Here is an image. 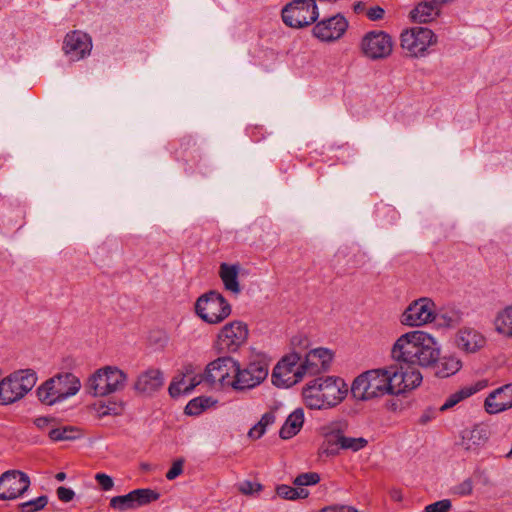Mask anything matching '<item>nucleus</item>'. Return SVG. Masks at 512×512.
I'll return each mask as SVG.
<instances>
[{"label": "nucleus", "instance_id": "1", "mask_svg": "<svg viewBox=\"0 0 512 512\" xmlns=\"http://www.w3.org/2000/svg\"><path fill=\"white\" fill-rule=\"evenodd\" d=\"M391 356L395 361L433 367L440 378L450 377L462 367V361L455 356L440 357V347L435 339L421 330L401 335L392 346Z\"/></svg>", "mask_w": 512, "mask_h": 512}, {"label": "nucleus", "instance_id": "2", "mask_svg": "<svg viewBox=\"0 0 512 512\" xmlns=\"http://www.w3.org/2000/svg\"><path fill=\"white\" fill-rule=\"evenodd\" d=\"M127 375L117 367L106 366L91 375L86 384L89 394L107 396L125 387Z\"/></svg>", "mask_w": 512, "mask_h": 512}, {"label": "nucleus", "instance_id": "3", "mask_svg": "<svg viewBox=\"0 0 512 512\" xmlns=\"http://www.w3.org/2000/svg\"><path fill=\"white\" fill-rule=\"evenodd\" d=\"M302 359V351H293L284 356L274 367L272 383L277 387H290L302 380L307 374L308 366Z\"/></svg>", "mask_w": 512, "mask_h": 512}, {"label": "nucleus", "instance_id": "4", "mask_svg": "<svg viewBox=\"0 0 512 512\" xmlns=\"http://www.w3.org/2000/svg\"><path fill=\"white\" fill-rule=\"evenodd\" d=\"M232 308L222 294L211 290L201 295L195 303L196 314L208 324H218L224 321Z\"/></svg>", "mask_w": 512, "mask_h": 512}, {"label": "nucleus", "instance_id": "5", "mask_svg": "<svg viewBox=\"0 0 512 512\" xmlns=\"http://www.w3.org/2000/svg\"><path fill=\"white\" fill-rule=\"evenodd\" d=\"M384 369L366 371L356 377L351 394L357 400H370L387 394Z\"/></svg>", "mask_w": 512, "mask_h": 512}, {"label": "nucleus", "instance_id": "6", "mask_svg": "<svg viewBox=\"0 0 512 512\" xmlns=\"http://www.w3.org/2000/svg\"><path fill=\"white\" fill-rule=\"evenodd\" d=\"M268 376V364L262 358H255L247 363L243 368L237 362V371L231 387L236 391L252 389L260 385Z\"/></svg>", "mask_w": 512, "mask_h": 512}, {"label": "nucleus", "instance_id": "7", "mask_svg": "<svg viewBox=\"0 0 512 512\" xmlns=\"http://www.w3.org/2000/svg\"><path fill=\"white\" fill-rule=\"evenodd\" d=\"M319 11L313 0H293L282 9L283 22L292 28H303L317 21Z\"/></svg>", "mask_w": 512, "mask_h": 512}, {"label": "nucleus", "instance_id": "8", "mask_svg": "<svg viewBox=\"0 0 512 512\" xmlns=\"http://www.w3.org/2000/svg\"><path fill=\"white\" fill-rule=\"evenodd\" d=\"M436 42L437 36L426 27H413L401 34V47L411 57H424L428 47Z\"/></svg>", "mask_w": 512, "mask_h": 512}, {"label": "nucleus", "instance_id": "9", "mask_svg": "<svg viewBox=\"0 0 512 512\" xmlns=\"http://www.w3.org/2000/svg\"><path fill=\"white\" fill-rule=\"evenodd\" d=\"M249 330L242 321L227 323L220 331L215 342L218 353L228 354L236 352L248 339Z\"/></svg>", "mask_w": 512, "mask_h": 512}, {"label": "nucleus", "instance_id": "10", "mask_svg": "<svg viewBox=\"0 0 512 512\" xmlns=\"http://www.w3.org/2000/svg\"><path fill=\"white\" fill-rule=\"evenodd\" d=\"M237 371V361L230 356H222L210 362L202 378L209 384L219 383L221 387H231V382Z\"/></svg>", "mask_w": 512, "mask_h": 512}, {"label": "nucleus", "instance_id": "11", "mask_svg": "<svg viewBox=\"0 0 512 512\" xmlns=\"http://www.w3.org/2000/svg\"><path fill=\"white\" fill-rule=\"evenodd\" d=\"M361 49L372 60L384 59L392 53L393 41L384 31H370L363 37Z\"/></svg>", "mask_w": 512, "mask_h": 512}, {"label": "nucleus", "instance_id": "12", "mask_svg": "<svg viewBox=\"0 0 512 512\" xmlns=\"http://www.w3.org/2000/svg\"><path fill=\"white\" fill-rule=\"evenodd\" d=\"M30 486L29 476L19 470H8L0 476V500L22 496Z\"/></svg>", "mask_w": 512, "mask_h": 512}, {"label": "nucleus", "instance_id": "13", "mask_svg": "<svg viewBox=\"0 0 512 512\" xmlns=\"http://www.w3.org/2000/svg\"><path fill=\"white\" fill-rule=\"evenodd\" d=\"M434 303L429 298L413 301L402 313L401 323L407 326H421L434 320Z\"/></svg>", "mask_w": 512, "mask_h": 512}, {"label": "nucleus", "instance_id": "14", "mask_svg": "<svg viewBox=\"0 0 512 512\" xmlns=\"http://www.w3.org/2000/svg\"><path fill=\"white\" fill-rule=\"evenodd\" d=\"M348 28V21L341 14L323 19L313 27V35L321 41L331 42L343 36Z\"/></svg>", "mask_w": 512, "mask_h": 512}, {"label": "nucleus", "instance_id": "15", "mask_svg": "<svg viewBox=\"0 0 512 512\" xmlns=\"http://www.w3.org/2000/svg\"><path fill=\"white\" fill-rule=\"evenodd\" d=\"M92 49L91 37L82 31H71L66 34L63 51L72 61H79L88 56Z\"/></svg>", "mask_w": 512, "mask_h": 512}, {"label": "nucleus", "instance_id": "16", "mask_svg": "<svg viewBox=\"0 0 512 512\" xmlns=\"http://www.w3.org/2000/svg\"><path fill=\"white\" fill-rule=\"evenodd\" d=\"M485 410L489 414H496L512 407V383L506 384L492 391L485 399Z\"/></svg>", "mask_w": 512, "mask_h": 512}, {"label": "nucleus", "instance_id": "17", "mask_svg": "<svg viewBox=\"0 0 512 512\" xmlns=\"http://www.w3.org/2000/svg\"><path fill=\"white\" fill-rule=\"evenodd\" d=\"M322 382V397L330 407L340 403L347 395L348 389L341 378L338 377H320Z\"/></svg>", "mask_w": 512, "mask_h": 512}, {"label": "nucleus", "instance_id": "18", "mask_svg": "<svg viewBox=\"0 0 512 512\" xmlns=\"http://www.w3.org/2000/svg\"><path fill=\"white\" fill-rule=\"evenodd\" d=\"M458 349L465 353H475L484 347L485 337L473 328L460 329L454 339Z\"/></svg>", "mask_w": 512, "mask_h": 512}, {"label": "nucleus", "instance_id": "19", "mask_svg": "<svg viewBox=\"0 0 512 512\" xmlns=\"http://www.w3.org/2000/svg\"><path fill=\"white\" fill-rule=\"evenodd\" d=\"M488 439V427L484 424H477L471 429L462 431L460 445L467 451L476 452L486 444Z\"/></svg>", "mask_w": 512, "mask_h": 512}, {"label": "nucleus", "instance_id": "20", "mask_svg": "<svg viewBox=\"0 0 512 512\" xmlns=\"http://www.w3.org/2000/svg\"><path fill=\"white\" fill-rule=\"evenodd\" d=\"M163 374L158 369H148L140 374L134 384V389L145 395H151L163 386Z\"/></svg>", "mask_w": 512, "mask_h": 512}, {"label": "nucleus", "instance_id": "21", "mask_svg": "<svg viewBox=\"0 0 512 512\" xmlns=\"http://www.w3.org/2000/svg\"><path fill=\"white\" fill-rule=\"evenodd\" d=\"M51 379L54 380L56 392L62 401L77 394L81 388L79 378L72 373H60Z\"/></svg>", "mask_w": 512, "mask_h": 512}, {"label": "nucleus", "instance_id": "22", "mask_svg": "<svg viewBox=\"0 0 512 512\" xmlns=\"http://www.w3.org/2000/svg\"><path fill=\"white\" fill-rule=\"evenodd\" d=\"M22 394L13 374L0 381V405H8L20 400Z\"/></svg>", "mask_w": 512, "mask_h": 512}, {"label": "nucleus", "instance_id": "23", "mask_svg": "<svg viewBox=\"0 0 512 512\" xmlns=\"http://www.w3.org/2000/svg\"><path fill=\"white\" fill-rule=\"evenodd\" d=\"M304 423V411L302 408L295 409L282 425L279 436L287 440L299 433Z\"/></svg>", "mask_w": 512, "mask_h": 512}, {"label": "nucleus", "instance_id": "24", "mask_svg": "<svg viewBox=\"0 0 512 512\" xmlns=\"http://www.w3.org/2000/svg\"><path fill=\"white\" fill-rule=\"evenodd\" d=\"M487 386L486 381H478L475 384L465 386L461 388L460 390L456 391L455 393L451 394L446 401L441 405L439 408V411H446L452 407H454L456 404H458L460 401L472 396L476 392L484 389Z\"/></svg>", "mask_w": 512, "mask_h": 512}, {"label": "nucleus", "instance_id": "25", "mask_svg": "<svg viewBox=\"0 0 512 512\" xmlns=\"http://www.w3.org/2000/svg\"><path fill=\"white\" fill-rule=\"evenodd\" d=\"M439 15L440 9L429 0H423L410 12L411 19L418 23L431 22Z\"/></svg>", "mask_w": 512, "mask_h": 512}, {"label": "nucleus", "instance_id": "26", "mask_svg": "<svg viewBox=\"0 0 512 512\" xmlns=\"http://www.w3.org/2000/svg\"><path fill=\"white\" fill-rule=\"evenodd\" d=\"M238 273V265H229L227 263H222L220 265L219 275L224 284V287L226 290L234 294H239L241 292V288L238 282Z\"/></svg>", "mask_w": 512, "mask_h": 512}, {"label": "nucleus", "instance_id": "27", "mask_svg": "<svg viewBox=\"0 0 512 512\" xmlns=\"http://www.w3.org/2000/svg\"><path fill=\"white\" fill-rule=\"evenodd\" d=\"M386 382V391L387 394L398 395L404 393V377L402 374L401 367L390 366L388 368H383Z\"/></svg>", "mask_w": 512, "mask_h": 512}, {"label": "nucleus", "instance_id": "28", "mask_svg": "<svg viewBox=\"0 0 512 512\" xmlns=\"http://www.w3.org/2000/svg\"><path fill=\"white\" fill-rule=\"evenodd\" d=\"M327 439L328 442H332L333 444L338 445L341 449L352 450L353 452H357L365 448L368 444L367 439L363 437H346L341 433L329 435L327 436Z\"/></svg>", "mask_w": 512, "mask_h": 512}, {"label": "nucleus", "instance_id": "29", "mask_svg": "<svg viewBox=\"0 0 512 512\" xmlns=\"http://www.w3.org/2000/svg\"><path fill=\"white\" fill-rule=\"evenodd\" d=\"M398 362L401 363L402 374L404 377V390H411L418 387L421 384L423 377L420 371L414 367L416 364H408L403 361Z\"/></svg>", "mask_w": 512, "mask_h": 512}, {"label": "nucleus", "instance_id": "30", "mask_svg": "<svg viewBox=\"0 0 512 512\" xmlns=\"http://www.w3.org/2000/svg\"><path fill=\"white\" fill-rule=\"evenodd\" d=\"M55 389L54 380L51 378L46 380L40 387L37 389L38 399L46 405H53L57 402H61V397H58V392Z\"/></svg>", "mask_w": 512, "mask_h": 512}, {"label": "nucleus", "instance_id": "31", "mask_svg": "<svg viewBox=\"0 0 512 512\" xmlns=\"http://www.w3.org/2000/svg\"><path fill=\"white\" fill-rule=\"evenodd\" d=\"M18 382L22 397H24L35 386L37 375L32 369L19 370L12 373Z\"/></svg>", "mask_w": 512, "mask_h": 512}, {"label": "nucleus", "instance_id": "32", "mask_svg": "<svg viewBox=\"0 0 512 512\" xmlns=\"http://www.w3.org/2000/svg\"><path fill=\"white\" fill-rule=\"evenodd\" d=\"M318 357V362L321 363L322 370H327L331 361H332V353L325 348H317L308 352L305 356V363L309 367V365L317 366L318 363L315 361V358Z\"/></svg>", "mask_w": 512, "mask_h": 512}, {"label": "nucleus", "instance_id": "33", "mask_svg": "<svg viewBox=\"0 0 512 512\" xmlns=\"http://www.w3.org/2000/svg\"><path fill=\"white\" fill-rule=\"evenodd\" d=\"M52 441H71L81 437L80 429L75 426L54 428L49 432Z\"/></svg>", "mask_w": 512, "mask_h": 512}, {"label": "nucleus", "instance_id": "34", "mask_svg": "<svg viewBox=\"0 0 512 512\" xmlns=\"http://www.w3.org/2000/svg\"><path fill=\"white\" fill-rule=\"evenodd\" d=\"M496 330L506 336H512V306L498 313L495 319Z\"/></svg>", "mask_w": 512, "mask_h": 512}, {"label": "nucleus", "instance_id": "35", "mask_svg": "<svg viewBox=\"0 0 512 512\" xmlns=\"http://www.w3.org/2000/svg\"><path fill=\"white\" fill-rule=\"evenodd\" d=\"M135 508L147 505L159 499L160 494L149 488L135 489L130 492Z\"/></svg>", "mask_w": 512, "mask_h": 512}, {"label": "nucleus", "instance_id": "36", "mask_svg": "<svg viewBox=\"0 0 512 512\" xmlns=\"http://www.w3.org/2000/svg\"><path fill=\"white\" fill-rule=\"evenodd\" d=\"M276 494L286 500H298L307 498L309 492L305 488H294L286 484H281L276 487Z\"/></svg>", "mask_w": 512, "mask_h": 512}, {"label": "nucleus", "instance_id": "37", "mask_svg": "<svg viewBox=\"0 0 512 512\" xmlns=\"http://www.w3.org/2000/svg\"><path fill=\"white\" fill-rule=\"evenodd\" d=\"M213 404V401L210 397H196L188 402L185 407V413L187 415H199L206 408L210 407Z\"/></svg>", "mask_w": 512, "mask_h": 512}, {"label": "nucleus", "instance_id": "38", "mask_svg": "<svg viewBox=\"0 0 512 512\" xmlns=\"http://www.w3.org/2000/svg\"><path fill=\"white\" fill-rule=\"evenodd\" d=\"M48 504L46 495L39 496L27 502L20 503L18 509L20 512H37L42 510Z\"/></svg>", "mask_w": 512, "mask_h": 512}, {"label": "nucleus", "instance_id": "39", "mask_svg": "<svg viewBox=\"0 0 512 512\" xmlns=\"http://www.w3.org/2000/svg\"><path fill=\"white\" fill-rule=\"evenodd\" d=\"M110 506L114 509H118L121 511L135 509V505L130 492L125 495L115 496L111 498Z\"/></svg>", "mask_w": 512, "mask_h": 512}, {"label": "nucleus", "instance_id": "40", "mask_svg": "<svg viewBox=\"0 0 512 512\" xmlns=\"http://www.w3.org/2000/svg\"><path fill=\"white\" fill-rule=\"evenodd\" d=\"M95 409L99 417H104L108 415L120 414L122 411V406L116 402H108L107 404L104 402H99V404L95 406Z\"/></svg>", "mask_w": 512, "mask_h": 512}, {"label": "nucleus", "instance_id": "41", "mask_svg": "<svg viewBox=\"0 0 512 512\" xmlns=\"http://www.w3.org/2000/svg\"><path fill=\"white\" fill-rule=\"evenodd\" d=\"M320 475L316 472H307L299 474L294 480L293 484L299 488L303 486H310L319 483Z\"/></svg>", "mask_w": 512, "mask_h": 512}, {"label": "nucleus", "instance_id": "42", "mask_svg": "<svg viewBox=\"0 0 512 512\" xmlns=\"http://www.w3.org/2000/svg\"><path fill=\"white\" fill-rule=\"evenodd\" d=\"M302 395L304 398L305 405L310 409H324L330 408V406L326 403L325 399L321 400L318 396H313V394L308 393V391H302Z\"/></svg>", "mask_w": 512, "mask_h": 512}, {"label": "nucleus", "instance_id": "43", "mask_svg": "<svg viewBox=\"0 0 512 512\" xmlns=\"http://www.w3.org/2000/svg\"><path fill=\"white\" fill-rule=\"evenodd\" d=\"M238 489L242 494L253 495L254 493L260 492L263 486L259 482L245 480L239 484Z\"/></svg>", "mask_w": 512, "mask_h": 512}, {"label": "nucleus", "instance_id": "44", "mask_svg": "<svg viewBox=\"0 0 512 512\" xmlns=\"http://www.w3.org/2000/svg\"><path fill=\"white\" fill-rule=\"evenodd\" d=\"M451 506L452 504L449 499H443L427 505L425 512H448Z\"/></svg>", "mask_w": 512, "mask_h": 512}, {"label": "nucleus", "instance_id": "45", "mask_svg": "<svg viewBox=\"0 0 512 512\" xmlns=\"http://www.w3.org/2000/svg\"><path fill=\"white\" fill-rule=\"evenodd\" d=\"M303 389L308 391V393L313 394V396H318L321 400H324L321 395L323 393L321 378L311 380L305 385Z\"/></svg>", "mask_w": 512, "mask_h": 512}, {"label": "nucleus", "instance_id": "46", "mask_svg": "<svg viewBox=\"0 0 512 512\" xmlns=\"http://www.w3.org/2000/svg\"><path fill=\"white\" fill-rule=\"evenodd\" d=\"M95 480L97 481V483L99 484L103 491H109L114 486V481L112 477L105 473H97L95 475Z\"/></svg>", "mask_w": 512, "mask_h": 512}, {"label": "nucleus", "instance_id": "47", "mask_svg": "<svg viewBox=\"0 0 512 512\" xmlns=\"http://www.w3.org/2000/svg\"><path fill=\"white\" fill-rule=\"evenodd\" d=\"M183 464V459H177L176 461H174L171 468L166 473V478L168 480H174L175 478H177L183 472Z\"/></svg>", "mask_w": 512, "mask_h": 512}, {"label": "nucleus", "instance_id": "48", "mask_svg": "<svg viewBox=\"0 0 512 512\" xmlns=\"http://www.w3.org/2000/svg\"><path fill=\"white\" fill-rule=\"evenodd\" d=\"M473 482L470 478L465 479L463 482L454 487V493L466 496L472 493Z\"/></svg>", "mask_w": 512, "mask_h": 512}, {"label": "nucleus", "instance_id": "49", "mask_svg": "<svg viewBox=\"0 0 512 512\" xmlns=\"http://www.w3.org/2000/svg\"><path fill=\"white\" fill-rule=\"evenodd\" d=\"M385 15V10L380 6H372L367 9L366 16L371 21H378L383 19Z\"/></svg>", "mask_w": 512, "mask_h": 512}, {"label": "nucleus", "instance_id": "50", "mask_svg": "<svg viewBox=\"0 0 512 512\" xmlns=\"http://www.w3.org/2000/svg\"><path fill=\"white\" fill-rule=\"evenodd\" d=\"M56 494L58 499L65 503L72 501L75 496V493L72 489L66 488L64 486L58 487Z\"/></svg>", "mask_w": 512, "mask_h": 512}, {"label": "nucleus", "instance_id": "51", "mask_svg": "<svg viewBox=\"0 0 512 512\" xmlns=\"http://www.w3.org/2000/svg\"><path fill=\"white\" fill-rule=\"evenodd\" d=\"M185 384L184 377L180 381H173L169 386V394L171 397L176 398L183 393L182 386Z\"/></svg>", "mask_w": 512, "mask_h": 512}, {"label": "nucleus", "instance_id": "52", "mask_svg": "<svg viewBox=\"0 0 512 512\" xmlns=\"http://www.w3.org/2000/svg\"><path fill=\"white\" fill-rule=\"evenodd\" d=\"M276 420L275 413L273 411L266 412L262 415L259 425H262V428L266 431V428L272 425Z\"/></svg>", "mask_w": 512, "mask_h": 512}, {"label": "nucleus", "instance_id": "53", "mask_svg": "<svg viewBox=\"0 0 512 512\" xmlns=\"http://www.w3.org/2000/svg\"><path fill=\"white\" fill-rule=\"evenodd\" d=\"M264 433L265 430L262 428V425L257 423L249 430L248 436L253 439H259Z\"/></svg>", "mask_w": 512, "mask_h": 512}, {"label": "nucleus", "instance_id": "54", "mask_svg": "<svg viewBox=\"0 0 512 512\" xmlns=\"http://www.w3.org/2000/svg\"><path fill=\"white\" fill-rule=\"evenodd\" d=\"M292 346L296 349L297 347H302L303 349L308 345V339L304 336H294L291 340Z\"/></svg>", "mask_w": 512, "mask_h": 512}, {"label": "nucleus", "instance_id": "55", "mask_svg": "<svg viewBox=\"0 0 512 512\" xmlns=\"http://www.w3.org/2000/svg\"><path fill=\"white\" fill-rule=\"evenodd\" d=\"M201 381H204V379L202 378V374L199 376L198 379L196 377L192 378L191 382L183 387V393H190L198 384H200Z\"/></svg>", "mask_w": 512, "mask_h": 512}, {"label": "nucleus", "instance_id": "56", "mask_svg": "<svg viewBox=\"0 0 512 512\" xmlns=\"http://www.w3.org/2000/svg\"><path fill=\"white\" fill-rule=\"evenodd\" d=\"M52 421V418L49 417H38L34 420V424L40 428L43 429L49 425V423Z\"/></svg>", "mask_w": 512, "mask_h": 512}, {"label": "nucleus", "instance_id": "57", "mask_svg": "<svg viewBox=\"0 0 512 512\" xmlns=\"http://www.w3.org/2000/svg\"><path fill=\"white\" fill-rule=\"evenodd\" d=\"M434 418V411L426 410L420 417L419 422L421 424H426Z\"/></svg>", "mask_w": 512, "mask_h": 512}, {"label": "nucleus", "instance_id": "58", "mask_svg": "<svg viewBox=\"0 0 512 512\" xmlns=\"http://www.w3.org/2000/svg\"><path fill=\"white\" fill-rule=\"evenodd\" d=\"M367 9L368 8L366 7V3L363 2V1H358L353 6V10L357 14H361V13H365L366 14Z\"/></svg>", "mask_w": 512, "mask_h": 512}, {"label": "nucleus", "instance_id": "59", "mask_svg": "<svg viewBox=\"0 0 512 512\" xmlns=\"http://www.w3.org/2000/svg\"><path fill=\"white\" fill-rule=\"evenodd\" d=\"M315 361L318 363V365L317 366L309 365V370H307V374L313 375V374H316L317 372H319L320 370H322L321 363L318 362V357L315 358Z\"/></svg>", "mask_w": 512, "mask_h": 512}, {"label": "nucleus", "instance_id": "60", "mask_svg": "<svg viewBox=\"0 0 512 512\" xmlns=\"http://www.w3.org/2000/svg\"><path fill=\"white\" fill-rule=\"evenodd\" d=\"M429 1L432 2L438 9L441 10V7L443 5L452 3L454 0H429Z\"/></svg>", "mask_w": 512, "mask_h": 512}, {"label": "nucleus", "instance_id": "61", "mask_svg": "<svg viewBox=\"0 0 512 512\" xmlns=\"http://www.w3.org/2000/svg\"><path fill=\"white\" fill-rule=\"evenodd\" d=\"M335 512H358L356 509L350 507V506H339L334 507Z\"/></svg>", "mask_w": 512, "mask_h": 512}, {"label": "nucleus", "instance_id": "62", "mask_svg": "<svg viewBox=\"0 0 512 512\" xmlns=\"http://www.w3.org/2000/svg\"><path fill=\"white\" fill-rule=\"evenodd\" d=\"M55 479L57 481H64L66 479V474L64 472H58L56 475H55Z\"/></svg>", "mask_w": 512, "mask_h": 512}, {"label": "nucleus", "instance_id": "63", "mask_svg": "<svg viewBox=\"0 0 512 512\" xmlns=\"http://www.w3.org/2000/svg\"><path fill=\"white\" fill-rule=\"evenodd\" d=\"M320 512H335V509H334V507H328V508L322 509Z\"/></svg>", "mask_w": 512, "mask_h": 512}, {"label": "nucleus", "instance_id": "64", "mask_svg": "<svg viewBox=\"0 0 512 512\" xmlns=\"http://www.w3.org/2000/svg\"><path fill=\"white\" fill-rule=\"evenodd\" d=\"M324 452L327 453V454H334L335 453L333 450H328V449H326Z\"/></svg>", "mask_w": 512, "mask_h": 512}]
</instances>
